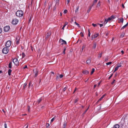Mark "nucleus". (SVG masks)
I'll list each match as a JSON object with an SVG mask.
<instances>
[{"label":"nucleus","instance_id":"nucleus-1","mask_svg":"<svg viewBox=\"0 0 128 128\" xmlns=\"http://www.w3.org/2000/svg\"><path fill=\"white\" fill-rule=\"evenodd\" d=\"M16 14L17 16L21 17L23 16V12L22 10H18L16 12Z\"/></svg>","mask_w":128,"mask_h":128},{"label":"nucleus","instance_id":"nucleus-2","mask_svg":"<svg viewBox=\"0 0 128 128\" xmlns=\"http://www.w3.org/2000/svg\"><path fill=\"white\" fill-rule=\"evenodd\" d=\"M18 22V20L16 18L13 19L12 21V24L14 25H16L17 24Z\"/></svg>","mask_w":128,"mask_h":128},{"label":"nucleus","instance_id":"nucleus-3","mask_svg":"<svg viewBox=\"0 0 128 128\" xmlns=\"http://www.w3.org/2000/svg\"><path fill=\"white\" fill-rule=\"evenodd\" d=\"M8 48L6 47L4 48L2 50V52L4 54H7L8 52V49L7 48Z\"/></svg>","mask_w":128,"mask_h":128},{"label":"nucleus","instance_id":"nucleus-4","mask_svg":"<svg viewBox=\"0 0 128 128\" xmlns=\"http://www.w3.org/2000/svg\"><path fill=\"white\" fill-rule=\"evenodd\" d=\"M13 62L16 66L18 65V61L17 58H14L13 60Z\"/></svg>","mask_w":128,"mask_h":128},{"label":"nucleus","instance_id":"nucleus-5","mask_svg":"<svg viewBox=\"0 0 128 128\" xmlns=\"http://www.w3.org/2000/svg\"><path fill=\"white\" fill-rule=\"evenodd\" d=\"M59 42L60 43V44H66V41L61 38L60 39Z\"/></svg>","mask_w":128,"mask_h":128},{"label":"nucleus","instance_id":"nucleus-6","mask_svg":"<svg viewBox=\"0 0 128 128\" xmlns=\"http://www.w3.org/2000/svg\"><path fill=\"white\" fill-rule=\"evenodd\" d=\"M11 44V42L10 40H8L6 43V46L7 48L9 47Z\"/></svg>","mask_w":128,"mask_h":128},{"label":"nucleus","instance_id":"nucleus-7","mask_svg":"<svg viewBox=\"0 0 128 128\" xmlns=\"http://www.w3.org/2000/svg\"><path fill=\"white\" fill-rule=\"evenodd\" d=\"M99 34L98 33H97L96 34H95L94 35H92V40H93L94 39L97 38L98 36H99Z\"/></svg>","mask_w":128,"mask_h":128},{"label":"nucleus","instance_id":"nucleus-8","mask_svg":"<svg viewBox=\"0 0 128 128\" xmlns=\"http://www.w3.org/2000/svg\"><path fill=\"white\" fill-rule=\"evenodd\" d=\"M10 29V28L9 26H6L4 28V31L5 32H7Z\"/></svg>","mask_w":128,"mask_h":128},{"label":"nucleus","instance_id":"nucleus-9","mask_svg":"<svg viewBox=\"0 0 128 128\" xmlns=\"http://www.w3.org/2000/svg\"><path fill=\"white\" fill-rule=\"evenodd\" d=\"M34 73L35 77L36 76L38 75V71L36 69H35L34 70Z\"/></svg>","mask_w":128,"mask_h":128},{"label":"nucleus","instance_id":"nucleus-10","mask_svg":"<svg viewBox=\"0 0 128 128\" xmlns=\"http://www.w3.org/2000/svg\"><path fill=\"white\" fill-rule=\"evenodd\" d=\"M82 73L84 74H87L89 73V72L87 70H85L83 71Z\"/></svg>","mask_w":128,"mask_h":128},{"label":"nucleus","instance_id":"nucleus-11","mask_svg":"<svg viewBox=\"0 0 128 128\" xmlns=\"http://www.w3.org/2000/svg\"><path fill=\"white\" fill-rule=\"evenodd\" d=\"M96 43L94 42L93 44V46L92 47V48L93 49H95L96 47Z\"/></svg>","mask_w":128,"mask_h":128},{"label":"nucleus","instance_id":"nucleus-12","mask_svg":"<svg viewBox=\"0 0 128 128\" xmlns=\"http://www.w3.org/2000/svg\"><path fill=\"white\" fill-rule=\"evenodd\" d=\"M50 35V32H48L47 33L46 36V38H47Z\"/></svg>","mask_w":128,"mask_h":128},{"label":"nucleus","instance_id":"nucleus-13","mask_svg":"<svg viewBox=\"0 0 128 128\" xmlns=\"http://www.w3.org/2000/svg\"><path fill=\"white\" fill-rule=\"evenodd\" d=\"M120 127V126L118 124H116L112 128H119Z\"/></svg>","mask_w":128,"mask_h":128},{"label":"nucleus","instance_id":"nucleus-14","mask_svg":"<svg viewBox=\"0 0 128 128\" xmlns=\"http://www.w3.org/2000/svg\"><path fill=\"white\" fill-rule=\"evenodd\" d=\"M91 62V60L90 59H88L86 61V63L88 64H90Z\"/></svg>","mask_w":128,"mask_h":128},{"label":"nucleus","instance_id":"nucleus-15","mask_svg":"<svg viewBox=\"0 0 128 128\" xmlns=\"http://www.w3.org/2000/svg\"><path fill=\"white\" fill-rule=\"evenodd\" d=\"M66 122H64L63 123V128H66Z\"/></svg>","mask_w":128,"mask_h":128},{"label":"nucleus","instance_id":"nucleus-16","mask_svg":"<svg viewBox=\"0 0 128 128\" xmlns=\"http://www.w3.org/2000/svg\"><path fill=\"white\" fill-rule=\"evenodd\" d=\"M79 8V6H78L76 7V9L75 10V13L77 12L78 11Z\"/></svg>","mask_w":128,"mask_h":128},{"label":"nucleus","instance_id":"nucleus-17","mask_svg":"<svg viewBox=\"0 0 128 128\" xmlns=\"http://www.w3.org/2000/svg\"><path fill=\"white\" fill-rule=\"evenodd\" d=\"M12 66V62H10L9 64L8 67L10 68H11Z\"/></svg>","mask_w":128,"mask_h":128},{"label":"nucleus","instance_id":"nucleus-18","mask_svg":"<svg viewBox=\"0 0 128 128\" xmlns=\"http://www.w3.org/2000/svg\"><path fill=\"white\" fill-rule=\"evenodd\" d=\"M42 100V98H40L39 100H38L37 103H38V104H39V103Z\"/></svg>","mask_w":128,"mask_h":128},{"label":"nucleus","instance_id":"nucleus-19","mask_svg":"<svg viewBox=\"0 0 128 128\" xmlns=\"http://www.w3.org/2000/svg\"><path fill=\"white\" fill-rule=\"evenodd\" d=\"M92 6H90L89 7V9L87 11L88 13H89L90 12L91 9H92Z\"/></svg>","mask_w":128,"mask_h":128},{"label":"nucleus","instance_id":"nucleus-20","mask_svg":"<svg viewBox=\"0 0 128 128\" xmlns=\"http://www.w3.org/2000/svg\"><path fill=\"white\" fill-rule=\"evenodd\" d=\"M128 24V22H127V23L124 25V26L121 29H124V28L125 27H126L127 26Z\"/></svg>","mask_w":128,"mask_h":128},{"label":"nucleus","instance_id":"nucleus-21","mask_svg":"<svg viewBox=\"0 0 128 128\" xmlns=\"http://www.w3.org/2000/svg\"><path fill=\"white\" fill-rule=\"evenodd\" d=\"M105 95H103L99 100H98V102L100 101H101L102 100V99L104 98V96H105Z\"/></svg>","mask_w":128,"mask_h":128},{"label":"nucleus","instance_id":"nucleus-22","mask_svg":"<svg viewBox=\"0 0 128 128\" xmlns=\"http://www.w3.org/2000/svg\"><path fill=\"white\" fill-rule=\"evenodd\" d=\"M12 70L10 69H9L8 70V74L9 76H10L11 74V73L12 72Z\"/></svg>","mask_w":128,"mask_h":128},{"label":"nucleus","instance_id":"nucleus-23","mask_svg":"<svg viewBox=\"0 0 128 128\" xmlns=\"http://www.w3.org/2000/svg\"><path fill=\"white\" fill-rule=\"evenodd\" d=\"M118 68H119L117 66L115 68V70H114V72H113V73H114L117 70H118Z\"/></svg>","mask_w":128,"mask_h":128},{"label":"nucleus","instance_id":"nucleus-24","mask_svg":"<svg viewBox=\"0 0 128 128\" xmlns=\"http://www.w3.org/2000/svg\"><path fill=\"white\" fill-rule=\"evenodd\" d=\"M108 21L107 20H106V18H105V21L104 22V24H107V23L108 22Z\"/></svg>","mask_w":128,"mask_h":128},{"label":"nucleus","instance_id":"nucleus-25","mask_svg":"<svg viewBox=\"0 0 128 128\" xmlns=\"http://www.w3.org/2000/svg\"><path fill=\"white\" fill-rule=\"evenodd\" d=\"M27 84V83H26V82L24 84V86H23L24 89H25L26 87Z\"/></svg>","mask_w":128,"mask_h":128},{"label":"nucleus","instance_id":"nucleus-26","mask_svg":"<svg viewBox=\"0 0 128 128\" xmlns=\"http://www.w3.org/2000/svg\"><path fill=\"white\" fill-rule=\"evenodd\" d=\"M95 69L94 68H92V70L91 71V74H93V73L94 72V71Z\"/></svg>","mask_w":128,"mask_h":128},{"label":"nucleus","instance_id":"nucleus-27","mask_svg":"<svg viewBox=\"0 0 128 128\" xmlns=\"http://www.w3.org/2000/svg\"><path fill=\"white\" fill-rule=\"evenodd\" d=\"M102 52L99 54V56H98V58H100L102 56Z\"/></svg>","mask_w":128,"mask_h":128},{"label":"nucleus","instance_id":"nucleus-28","mask_svg":"<svg viewBox=\"0 0 128 128\" xmlns=\"http://www.w3.org/2000/svg\"><path fill=\"white\" fill-rule=\"evenodd\" d=\"M59 0H56V5H58L59 4Z\"/></svg>","mask_w":128,"mask_h":128},{"label":"nucleus","instance_id":"nucleus-29","mask_svg":"<svg viewBox=\"0 0 128 128\" xmlns=\"http://www.w3.org/2000/svg\"><path fill=\"white\" fill-rule=\"evenodd\" d=\"M106 20H107L108 22H109L112 20V19L110 17L108 18V19H106Z\"/></svg>","mask_w":128,"mask_h":128},{"label":"nucleus","instance_id":"nucleus-30","mask_svg":"<svg viewBox=\"0 0 128 128\" xmlns=\"http://www.w3.org/2000/svg\"><path fill=\"white\" fill-rule=\"evenodd\" d=\"M124 34L123 32L122 34H121L120 35V36L121 38H123L124 36Z\"/></svg>","mask_w":128,"mask_h":128},{"label":"nucleus","instance_id":"nucleus-31","mask_svg":"<svg viewBox=\"0 0 128 128\" xmlns=\"http://www.w3.org/2000/svg\"><path fill=\"white\" fill-rule=\"evenodd\" d=\"M22 58H23L25 56V55L24 53H22Z\"/></svg>","mask_w":128,"mask_h":128},{"label":"nucleus","instance_id":"nucleus-32","mask_svg":"<svg viewBox=\"0 0 128 128\" xmlns=\"http://www.w3.org/2000/svg\"><path fill=\"white\" fill-rule=\"evenodd\" d=\"M112 63V62H107L106 63V64L107 65H109L110 64H111Z\"/></svg>","mask_w":128,"mask_h":128},{"label":"nucleus","instance_id":"nucleus-33","mask_svg":"<svg viewBox=\"0 0 128 128\" xmlns=\"http://www.w3.org/2000/svg\"><path fill=\"white\" fill-rule=\"evenodd\" d=\"M117 66L118 67H120L122 66V65L121 64H118Z\"/></svg>","mask_w":128,"mask_h":128},{"label":"nucleus","instance_id":"nucleus-34","mask_svg":"<svg viewBox=\"0 0 128 128\" xmlns=\"http://www.w3.org/2000/svg\"><path fill=\"white\" fill-rule=\"evenodd\" d=\"M108 60V57H106L105 58V61L106 62H107Z\"/></svg>","mask_w":128,"mask_h":128},{"label":"nucleus","instance_id":"nucleus-35","mask_svg":"<svg viewBox=\"0 0 128 128\" xmlns=\"http://www.w3.org/2000/svg\"><path fill=\"white\" fill-rule=\"evenodd\" d=\"M92 25L94 27H95L97 26V24H94L93 23L92 24Z\"/></svg>","mask_w":128,"mask_h":128},{"label":"nucleus","instance_id":"nucleus-36","mask_svg":"<svg viewBox=\"0 0 128 128\" xmlns=\"http://www.w3.org/2000/svg\"><path fill=\"white\" fill-rule=\"evenodd\" d=\"M74 23L78 27H80V25H79V24H78L76 22H75Z\"/></svg>","mask_w":128,"mask_h":128},{"label":"nucleus","instance_id":"nucleus-37","mask_svg":"<svg viewBox=\"0 0 128 128\" xmlns=\"http://www.w3.org/2000/svg\"><path fill=\"white\" fill-rule=\"evenodd\" d=\"M110 18H112V19H114V18H115V16H112L110 17Z\"/></svg>","mask_w":128,"mask_h":128},{"label":"nucleus","instance_id":"nucleus-38","mask_svg":"<svg viewBox=\"0 0 128 128\" xmlns=\"http://www.w3.org/2000/svg\"><path fill=\"white\" fill-rule=\"evenodd\" d=\"M63 76V75L62 74H61L59 76V78H62Z\"/></svg>","mask_w":128,"mask_h":128},{"label":"nucleus","instance_id":"nucleus-39","mask_svg":"<svg viewBox=\"0 0 128 128\" xmlns=\"http://www.w3.org/2000/svg\"><path fill=\"white\" fill-rule=\"evenodd\" d=\"M100 2H99L98 4L97 7H100Z\"/></svg>","mask_w":128,"mask_h":128},{"label":"nucleus","instance_id":"nucleus-40","mask_svg":"<svg viewBox=\"0 0 128 128\" xmlns=\"http://www.w3.org/2000/svg\"><path fill=\"white\" fill-rule=\"evenodd\" d=\"M68 24V22H65L64 25L63 26H64V27L66 26L67 25V24Z\"/></svg>","mask_w":128,"mask_h":128},{"label":"nucleus","instance_id":"nucleus-41","mask_svg":"<svg viewBox=\"0 0 128 128\" xmlns=\"http://www.w3.org/2000/svg\"><path fill=\"white\" fill-rule=\"evenodd\" d=\"M66 48L65 47L64 49V51H63V54H65V52L66 50Z\"/></svg>","mask_w":128,"mask_h":128},{"label":"nucleus","instance_id":"nucleus-42","mask_svg":"<svg viewBox=\"0 0 128 128\" xmlns=\"http://www.w3.org/2000/svg\"><path fill=\"white\" fill-rule=\"evenodd\" d=\"M66 87H65L63 89V90H62V91L63 92H64L66 90Z\"/></svg>","mask_w":128,"mask_h":128},{"label":"nucleus","instance_id":"nucleus-43","mask_svg":"<svg viewBox=\"0 0 128 128\" xmlns=\"http://www.w3.org/2000/svg\"><path fill=\"white\" fill-rule=\"evenodd\" d=\"M31 81H30L29 83V84H28V88H30V84L31 83Z\"/></svg>","mask_w":128,"mask_h":128},{"label":"nucleus","instance_id":"nucleus-44","mask_svg":"<svg viewBox=\"0 0 128 128\" xmlns=\"http://www.w3.org/2000/svg\"><path fill=\"white\" fill-rule=\"evenodd\" d=\"M67 12V10H64V14H66V13Z\"/></svg>","mask_w":128,"mask_h":128},{"label":"nucleus","instance_id":"nucleus-45","mask_svg":"<svg viewBox=\"0 0 128 128\" xmlns=\"http://www.w3.org/2000/svg\"><path fill=\"white\" fill-rule=\"evenodd\" d=\"M124 21V19L123 18H122L120 20V21L121 22H123Z\"/></svg>","mask_w":128,"mask_h":128},{"label":"nucleus","instance_id":"nucleus-46","mask_svg":"<svg viewBox=\"0 0 128 128\" xmlns=\"http://www.w3.org/2000/svg\"><path fill=\"white\" fill-rule=\"evenodd\" d=\"M97 24L99 25L100 27L103 26V24Z\"/></svg>","mask_w":128,"mask_h":128},{"label":"nucleus","instance_id":"nucleus-47","mask_svg":"<svg viewBox=\"0 0 128 128\" xmlns=\"http://www.w3.org/2000/svg\"><path fill=\"white\" fill-rule=\"evenodd\" d=\"M5 128H7V126L6 124L5 123L4 125Z\"/></svg>","mask_w":128,"mask_h":128},{"label":"nucleus","instance_id":"nucleus-48","mask_svg":"<svg viewBox=\"0 0 128 128\" xmlns=\"http://www.w3.org/2000/svg\"><path fill=\"white\" fill-rule=\"evenodd\" d=\"M30 106H28V112H30Z\"/></svg>","mask_w":128,"mask_h":128},{"label":"nucleus","instance_id":"nucleus-49","mask_svg":"<svg viewBox=\"0 0 128 128\" xmlns=\"http://www.w3.org/2000/svg\"><path fill=\"white\" fill-rule=\"evenodd\" d=\"M88 36L90 37V32L89 30H88Z\"/></svg>","mask_w":128,"mask_h":128},{"label":"nucleus","instance_id":"nucleus-50","mask_svg":"<svg viewBox=\"0 0 128 128\" xmlns=\"http://www.w3.org/2000/svg\"><path fill=\"white\" fill-rule=\"evenodd\" d=\"M54 120V118H52L51 120V122H52Z\"/></svg>","mask_w":128,"mask_h":128},{"label":"nucleus","instance_id":"nucleus-51","mask_svg":"<svg viewBox=\"0 0 128 128\" xmlns=\"http://www.w3.org/2000/svg\"><path fill=\"white\" fill-rule=\"evenodd\" d=\"M80 34L83 37L84 36L82 32H81Z\"/></svg>","mask_w":128,"mask_h":128},{"label":"nucleus","instance_id":"nucleus-52","mask_svg":"<svg viewBox=\"0 0 128 128\" xmlns=\"http://www.w3.org/2000/svg\"><path fill=\"white\" fill-rule=\"evenodd\" d=\"M59 78V76H56V80H58V79Z\"/></svg>","mask_w":128,"mask_h":128},{"label":"nucleus","instance_id":"nucleus-53","mask_svg":"<svg viewBox=\"0 0 128 128\" xmlns=\"http://www.w3.org/2000/svg\"><path fill=\"white\" fill-rule=\"evenodd\" d=\"M113 74H112L109 77V79H110V78H111L112 77V75H113Z\"/></svg>","mask_w":128,"mask_h":128},{"label":"nucleus","instance_id":"nucleus-54","mask_svg":"<svg viewBox=\"0 0 128 128\" xmlns=\"http://www.w3.org/2000/svg\"><path fill=\"white\" fill-rule=\"evenodd\" d=\"M16 40H17V41H16V44H19V41L18 40H17V38H16Z\"/></svg>","mask_w":128,"mask_h":128},{"label":"nucleus","instance_id":"nucleus-55","mask_svg":"<svg viewBox=\"0 0 128 128\" xmlns=\"http://www.w3.org/2000/svg\"><path fill=\"white\" fill-rule=\"evenodd\" d=\"M78 101V99H76L74 100V103H76Z\"/></svg>","mask_w":128,"mask_h":128},{"label":"nucleus","instance_id":"nucleus-56","mask_svg":"<svg viewBox=\"0 0 128 128\" xmlns=\"http://www.w3.org/2000/svg\"><path fill=\"white\" fill-rule=\"evenodd\" d=\"M50 126V124H49L47 123L46 124V127H48Z\"/></svg>","mask_w":128,"mask_h":128},{"label":"nucleus","instance_id":"nucleus-57","mask_svg":"<svg viewBox=\"0 0 128 128\" xmlns=\"http://www.w3.org/2000/svg\"><path fill=\"white\" fill-rule=\"evenodd\" d=\"M26 68H27V66H26L24 67L23 68L25 69Z\"/></svg>","mask_w":128,"mask_h":128},{"label":"nucleus","instance_id":"nucleus-58","mask_svg":"<svg viewBox=\"0 0 128 128\" xmlns=\"http://www.w3.org/2000/svg\"><path fill=\"white\" fill-rule=\"evenodd\" d=\"M70 2V0H67V4H68Z\"/></svg>","mask_w":128,"mask_h":128},{"label":"nucleus","instance_id":"nucleus-59","mask_svg":"<svg viewBox=\"0 0 128 128\" xmlns=\"http://www.w3.org/2000/svg\"><path fill=\"white\" fill-rule=\"evenodd\" d=\"M2 31V29L1 28H0V34Z\"/></svg>","mask_w":128,"mask_h":128},{"label":"nucleus","instance_id":"nucleus-60","mask_svg":"<svg viewBox=\"0 0 128 128\" xmlns=\"http://www.w3.org/2000/svg\"><path fill=\"white\" fill-rule=\"evenodd\" d=\"M98 0H94V3H96L97 2Z\"/></svg>","mask_w":128,"mask_h":128},{"label":"nucleus","instance_id":"nucleus-61","mask_svg":"<svg viewBox=\"0 0 128 128\" xmlns=\"http://www.w3.org/2000/svg\"><path fill=\"white\" fill-rule=\"evenodd\" d=\"M88 107L87 109L86 110V111H85V112H84V113H85L86 112V111H87V110H88Z\"/></svg>","mask_w":128,"mask_h":128},{"label":"nucleus","instance_id":"nucleus-62","mask_svg":"<svg viewBox=\"0 0 128 128\" xmlns=\"http://www.w3.org/2000/svg\"><path fill=\"white\" fill-rule=\"evenodd\" d=\"M101 83V82H100L98 83V86H99L100 85V84Z\"/></svg>","mask_w":128,"mask_h":128},{"label":"nucleus","instance_id":"nucleus-63","mask_svg":"<svg viewBox=\"0 0 128 128\" xmlns=\"http://www.w3.org/2000/svg\"><path fill=\"white\" fill-rule=\"evenodd\" d=\"M115 81V80H114L113 82H112V84H113Z\"/></svg>","mask_w":128,"mask_h":128},{"label":"nucleus","instance_id":"nucleus-64","mask_svg":"<svg viewBox=\"0 0 128 128\" xmlns=\"http://www.w3.org/2000/svg\"><path fill=\"white\" fill-rule=\"evenodd\" d=\"M121 52L122 54H123L124 53V51L122 50L121 51Z\"/></svg>","mask_w":128,"mask_h":128}]
</instances>
